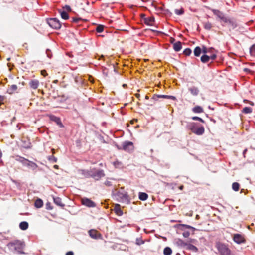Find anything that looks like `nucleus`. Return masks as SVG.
I'll use <instances>...</instances> for the list:
<instances>
[{"instance_id":"f257e3e1","label":"nucleus","mask_w":255,"mask_h":255,"mask_svg":"<svg viewBox=\"0 0 255 255\" xmlns=\"http://www.w3.org/2000/svg\"><path fill=\"white\" fill-rule=\"evenodd\" d=\"M8 248L11 250L19 254H25L24 251L25 244V242L21 240H16L10 242L7 245Z\"/></svg>"},{"instance_id":"f03ea898","label":"nucleus","mask_w":255,"mask_h":255,"mask_svg":"<svg viewBox=\"0 0 255 255\" xmlns=\"http://www.w3.org/2000/svg\"><path fill=\"white\" fill-rule=\"evenodd\" d=\"M187 128L197 135H201L205 132L204 127L195 122L188 123Z\"/></svg>"},{"instance_id":"7ed1b4c3","label":"nucleus","mask_w":255,"mask_h":255,"mask_svg":"<svg viewBox=\"0 0 255 255\" xmlns=\"http://www.w3.org/2000/svg\"><path fill=\"white\" fill-rule=\"evenodd\" d=\"M215 246L220 255H235L231 254V250L225 244L219 242L216 243Z\"/></svg>"},{"instance_id":"20e7f679","label":"nucleus","mask_w":255,"mask_h":255,"mask_svg":"<svg viewBox=\"0 0 255 255\" xmlns=\"http://www.w3.org/2000/svg\"><path fill=\"white\" fill-rule=\"evenodd\" d=\"M48 25L53 29H59L61 27V23L57 18H50L47 21Z\"/></svg>"},{"instance_id":"39448f33","label":"nucleus","mask_w":255,"mask_h":255,"mask_svg":"<svg viewBox=\"0 0 255 255\" xmlns=\"http://www.w3.org/2000/svg\"><path fill=\"white\" fill-rule=\"evenodd\" d=\"M88 234L89 236L93 239L97 240L102 239V234L95 229L89 230Z\"/></svg>"},{"instance_id":"423d86ee","label":"nucleus","mask_w":255,"mask_h":255,"mask_svg":"<svg viewBox=\"0 0 255 255\" xmlns=\"http://www.w3.org/2000/svg\"><path fill=\"white\" fill-rule=\"evenodd\" d=\"M233 239L235 243L238 244L244 243L246 241L244 236L240 234H234Z\"/></svg>"},{"instance_id":"0eeeda50","label":"nucleus","mask_w":255,"mask_h":255,"mask_svg":"<svg viewBox=\"0 0 255 255\" xmlns=\"http://www.w3.org/2000/svg\"><path fill=\"white\" fill-rule=\"evenodd\" d=\"M105 176L104 171L103 170H97L93 173L91 176L96 180H98Z\"/></svg>"},{"instance_id":"6e6552de","label":"nucleus","mask_w":255,"mask_h":255,"mask_svg":"<svg viewBox=\"0 0 255 255\" xmlns=\"http://www.w3.org/2000/svg\"><path fill=\"white\" fill-rule=\"evenodd\" d=\"M123 149L128 152H130L133 150L134 146L132 142H126L124 143L123 146Z\"/></svg>"},{"instance_id":"1a4fd4ad","label":"nucleus","mask_w":255,"mask_h":255,"mask_svg":"<svg viewBox=\"0 0 255 255\" xmlns=\"http://www.w3.org/2000/svg\"><path fill=\"white\" fill-rule=\"evenodd\" d=\"M194 239H190V241H187L185 249L194 252H197L198 251V249L191 244L194 243Z\"/></svg>"},{"instance_id":"9d476101","label":"nucleus","mask_w":255,"mask_h":255,"mask_svg":"<svg viewBox=\"0 0 255 255\" xmlns=\"http://www.w3.org/2000/svg\"><path fill=\"white\" fill-rule=\"evenodd\" d=\"M82 203L83 205L89 207H93L95 206V203L88 198H85L82 199Z\"/></svg>"},{"instance_id":"9b49d317","label":"nucleus","mask_w":255,"mask_h":255,"mask_svg":"<svg viewBox=\"0 0 255 255\" xmlns=\"http://www.w3.org/2000/svg\"><path fill=\"white\" fill-rule=\"evenodd\" d=\"M144 22L147 25L153 26L154 24L155 18L153 16L144 18Z\"/></svg>"},{"instance_id":"f8f14e48","label":"nucleus","mask_w":255,"mask_h":255,"mask_svg":"<svg viewBox=\"0 0 255 255\" xmlns=\"http://www.w3.org/2000/svg\"><path fill=\"white\" fill-rule=\"evenodd\" d=\"M229 26L230 29H234L237 27V23L236 21L234 18H230L227 23Z\"/></svg>"},{"instance_id":"ddd939ff","label":"nucleus","mask_w":255,"mask_h":255,"mask_svg":"<svg viewBox=\"0 0 255 255\" xmlns=\"http://www.w3.org/2000/svg\"><path fill=\"white\" fill-rule=\"evenodd\" d=\"M29 86L33 89H36L39 86V82L38 80L33 79L29 82Z\"/></svg>"},{"instance_id":"4468645a","label":"nucleus","mask_w":255,"mask_h":255,"mask_svg":"<svg viewBox=\"0 0 255 255\" xmlns=\"http://www.w3.org/2000/svg\"><path fill=\"white\" fill-rule=\"evenodd\" d=\"M212 12L215 16L217 17V18L221 20L223 19V18L224 17L225 15L224 14L221 12V11L217 9H213L212 10Z\"/></svg>"},{"instance_id":"2eb2a0df","label":"nucleus","mask_w":255,"mask_h":255,"mask_svg":"<svg viewBox=\"0 0 255 255\" xmlns=\"http://www.w3.org/2000/svg\"><path fill=\"white\" fill-rule=\"evenodd\" d=\"M114 211L116 215L118 216H122L123 214L122 210L121 209L119 204H116L114 206Z\"/></svg>"},{"instance_id":"dca6fc26","label":"nucleus","mask_w":255,"mask_h":255,"mask_svg":"<svg viewBox=\"0 0 255 255\" xmlns=\"http://www.w3.org/2000/svg\"><path fill=\"white\" fill-rule=\"evenodd\" d=\"M191 94L193 96H197L199 93V90L198 88L195 86H192L188 89Z\"/></svg>"},{"instance_id":"f3484780","label":"nucleus","mask_w":255,"mask_h":255,"mask_svg":"<svg viewBox=\"0 0 255 255\" xmlns=\"http://www.w3.org/2000/svg\"><path fill=\"white\" fill-rule=\"evenodd\" d=\"M182 43L180 41L176 42L173 43V48L174 51L178 52L182 49Z\"/></svg>"},{"instance_id":"a211bd4d","label":"nucleus","mask_w":255,"mask_h":255,"mask_svg":"<svg viewBox=\"0 0 255 255\" xmlns=\"http://www.w3.org/2000/svg\"><path fill=\"white\" fill-rule=\"evenodd\" d=\"M154 98H155V97H157L158 98H165V99H172L173 100H175L176 99V97L173 96L165 95H155L154 96Z\"/></svg>"},{"instance_id":"6ab92c4d","label":"nucleus","mask_w":255,"mask_h":255,"mask_svg":"<svg viewBox=\"0 0 255 255\" xmlns=\"http://www.w3.org/2000/svg\"><path fill=\"white\" fill-rule=\"evenodd\" d=\"M50 118L52 121H54L58 125H60V127H63V125L61 122L60 118H59V117H57L54 115H51L50 116Z\"/></svg>"},{"instance_id":"aec40b11","label":"nucleus","mask_w":255,"mask_h":255,"mask_svg":"<svg viewBox=\"0 0 255 255\" xmlns=\"http://www.w3.org/2000/svg\"><path fill=\"white\" fill-rule=\"evenodd\" d=\"M43 205V201L41 199H37L35 200L34 206L37 208H41Z\"/></svg>"},{"instance_id":"412c9836","label":"nucleus","mask_w":255,"mask_h":255,"mask_svg":"<svg viewBox=\"0 0 255 255\" xmlns=\"http://www.w3.org/2000/svg\"><path fill=\"white\" fill-rule=\"evenodd\" d=\"M53 200H54V203L56 204V205H57L59 206H61V207H63L64 206V204H63V203L62 202V200L60 198H59V197L54 198Z\"/></svg>"},{"instance_id":"4be33fe9","label":"nucleus","mask_w":255,"mask_h":255,"mask_svg":"<svg viewBox=\"0 0 255 255\" xmlns=\"http://www.w3.org/2000/svg\"><path fill=\"white\" fill-rule=\"evenodd\" d=\"M148 195L147 194L144 192L139 193V199L142 201H145L147 199Z\"/></svg>"},{"instance_id":"5701e85b","label":"nucleus","mask_w":255,"mask_h":255,"mask_svg":"<svg viewBox=\"0 0 255 255\" xmlns=\"http://www.w3.org/2000/svg\"><path fill=\"white\" fill-rule=\"evenodd\" d=\"M19 228L22 230H25L28 228V224L26 221L21 222L19 224Z\"/></svg>"},{"instance_id":"b1692460","label":"nucleus","mask_w":255,"mask_h":255,"mask_svg":"<svg viewBox=\"0 0 255 255\" xmlns=\"http://www.w3.org/2000/svg\"><path fill=\"white\" fill-rule=\"evenodd\" d=\"M192 111L195 113H201L203 112V108L199 106H196L194 107L192 109Z\"/></svg>"},{"instance_id":"393cba45","label":"nucleus","mask_w":255,"mask_h":255,"mask_svg":"<svg viewBox=\"0 0 255 255\" xmlns=\"http://www.w3.org/2000/svg\"><path fill=\"white\" fill-rule=\"evenodd\" d=\"M113 165L115 168H122L123 167V163L118 160H116L115 161L113 162Z\"/></svg>"},{"instance_id":"a878e982","label":"nucleus","mask_w":255,"mask_h":255,"mask_svg":"<svg viewBox=\"0 0 255 255\" xmlns=\"http://www.w3.org/2000/svg\"><path fill=\"white\" fill-rule=\"evenodd\" d=\"M210 60V57L208 55H203L201 57V61L203 63H206L208 62Z\"/></svg>"},{"instance_id":"bb28decb","label":"nucleus","mask_w":255,"mask_h":255,"mask_svg":"<svg viewBox=\"0 0 255 255\" xmlns=\"http://www.w3.org/2000/svg\"><path fill=\"white\" fill-rule=\"evenodd\" d=\"M250 55L254 57H255V44L252 45L250 48Z\"/></svg>"},{"instance_id":"cd10ccee","label":"nucleus","mask_w":255,"mask_h":255,"mask_svg":"<svg viewBox=\"0 0 255 255\" xmlns=\"http://www.w3.org/2000/svg\"><path fill=\"white\" fill-rule=\"evenodd\" d=\"M172 250L169 247H166L164 249L163 253L164 255H171L172 254Z\"/></svg>"},{"instance_id":"c85d7f7f","label":"nucleus","mask_w":255,"mask_h":255,"mask_svg":"<svg viewBox=\"0 0 255 255\" xmlns=\"http://www.w3.org/2000/svg\"><path fill=\"white\" fill-rule=\"evenodd\" d=\"M201 51L202 50L201 48L197 46L194 49V54L196 56H199L200 55Z\"/></svg>"},{"instance_id":"c756f323","label":"nucleus","mask_w":255,"mask_h":255,"mask_svg":"<svg viewBox=\"0 0 255 255\" xmlns=\"http://www.w3.org/2000/svg\"><path fill=\"white\" fill-rule=\"evenodd\" d=\"M232 189L235 191H238L240 189V184L238 182H234L232 184Z\"/></svg>"},{"instance_id":"7c9ffc66","label":"nucleus","mask_w":255,"mask_h":255,"mask_svg":"<svg viewBox=\"0 0 255 255\" xmlns=\"http://www.w3.org/2000/svg\"><path fill=\"white\" fill-rule=\"evenodd\" d=\"M187 243V242L184 241L181 239H179L177 241V243L178 244V245H179L181 247H183L184 248H185V247H186Z\"/></svg>"},{"instance_id":"2f4dec72","label":"nucleus","mask_w":255,"mask_h":255,"mask_svg":"<svg viewBox=\"0 0 255 255\" xmlns=\"http://www.w3.org/2000/svg\"><path fill=\"white\" fill-rule=\"evenodd\" d=\"M60 15L62 19L64 20H67L69 19V15L66 11H61L60 12Z\"/></svg>"},{"instance_id":"473e14b6","label":"nucleus","mask_w":255,"mask_h":255,"mask_svg":"<svg viewBox=\"0 0 255 255\" xmlns=\"http://www.w3.org/2000/svg\"><path fill=\"white\" fill-rule=\"evenodd\" d=\"M230 18L224 16V17L223 18V19L221 20L220 23L222 24V26H225L226 23H227L229 19Z\"/></svg>"},{"instance_id":"72a5a7b5","label":"nucleus","mask_w":255,"mask_h":255,"mask_svg":"<svg viewBox=\"0 0 255 255\" xmlns=\"http://www.w3.org/2000/svg\"><path fill=\"white\" fill-rule=\"evenodd\" d=\"M242 112L245 114H249L252 113V109L250 107H246L243 108Z\"/></svg>"},{"instance_id":"f704fd0d","label":"nucleus","mask_w":255,"mask_h":255,"mask_svg":"<svg viewBox=\"0 0 255 255\" xmlns=\"http://www.w3.org/2000/svg\"><path fill=\"white\" fill-rule=\"evenodd\" d=\"M184 10L183 8L180 9H177L175 10V13L176 14L180 15L184 13Z\"/></svg>"},{"instance_id":"c9c22d12","label":"nucleus","mask_w":255,"mask_h":255,"mask_svg":"<svg viewBox=\"0 0 255 255\" xmlns=\"http://www.w3.org/2000/svg\"><path fill=\"white\" fill-rule=\"evenodd\" d=\"M17 89V86L16 85H12L11 86L10 89L9 90V93L12 94L14 91Z\"/></svg>"},{"instance_id":"e433bc0d","label":"nucleus","mask_w":255,"mask_h":255,"mask_svg":"<svg viewBox=\"0 0 255 255\" xmlns=\"http://www.w3.org/2000/svg\"><path fill=\"white\" fill-rule=\"evenodd\" d=\"M204 27L205 29H206L207 30H210L212 28V25L211 23L208 22L204 23Z\"/></svg>"},{"instance_id":"4c0bfd02","label":"nucleus","mask_w":255,"mask_h":255,"mask_svg":"<svg viewBox=\"0 0 255 255\" xmlns=\"http://www.w3.org/2000/svg\"><path fill=\"white\" fill-rule=\"evenodd\" d=\"M144 242V241H143L141 238H137L136 239V244L138 245L143 244Z\"/></svg>"},{"instance_id":"58836bf2","label":"nucleus","mask_w":255,"mask_h":255,"mask_svg":"<svg viewBox=\"0 0 255 255\" xmlns=\"http://www.w3.org/2000/svg\"><path fill=\"white\" fill-rule=\"evenodd\" d=\"M191 50L190 48H186L183 51V54L186 56H189L191 54Z\"/></svg>"},{"instance_id":"ea45409f","label":"nucleus","mask_w":255,"mask_h":255,"mask_svg":"<svg viewBox=\"0 0 255 255\" xmlns=\"http://www.w3.org/2000/svg\"><path fill=\"white\" fill-rule=\"evenodd\" d=\"M104 30V27L102 25L98 26L96 28V31L97 32L101 33L103 32Z\"/></svg>"},{"instance_id":"a19ab883","label":"nucleus","mask_w":255,"mask_h":255,"mask_svg":"<svg viewBox=\"0 0 255 255\" xmlns=\"http://www.w3.org/2000/svg\"><path fill=\"white\" fill-rule=\"evenodd\" d=\"M212 49H207L206 47H203L202 49V52L203 53H208L209 52H211Z\"/></svg>"},{"instance_id":"79ce46f5","label":"nucleus","mask_w":255,"mask_h":255,"mask_svg":"<svg viewBox=\"0 0 255 255\" xmlns=\"http://www.w3.org/2000/svg\"><path fill=\"white\" fill-rule=\"evenodd\" d=\"M49 160L53 162H56L57 161V159L54 156H51L48 158Z\"/></svg>"},{"instance_id":"37998d69","label":"nucleus","mask_w":255,"mask_h":255,"mask_svg":"<svg viewBox=\"0 0 255 255\" xmlns=\"http://www.w3.org/2000/svg\"><path fill=\"white\" fill-rule=\"evenodd\" d=\"M192 119L193 120H198V121H199L200 122H201L202 123H204V121L202 119H201V118L198 117H196V116L193 117L192 118Z\"/></svg>"},{"instance_id":"c03bdc74","label":"nucleus","mask_w":255,"mask_h":255,"mask_svg":"<svg viewBox=\"0 0 255 255\" xmlns=\"http://www.w3.org/2000/svg\"><path fill=\"white\" fill-rule=\"evenodd\" d=\"M209 57H210V59H211L212 60H214L216 59V54L214 53H212V54H211L210 55H209Z\"/></svg>"},{"instance_id":"a18cd8bd","label":"nucleus","mask_w":255,"mask_h":255,"mask_svg":"<svg viewBox=\"0 0 255 255\" xmlns=\"http://www.w3.org/2000/svg\"><path fill=\"white\" fill-rule=\"evenodd\" d=\"M190 235V232L189 231H185L183 233V236L187 238Z\"/></svg>"},{"instance_id":"49530a36","label":"nucleus","mask_w":255,"mask_h":255,"mask_svg":"<svg viewBox=\"0 0 255 255\" xmlns=\"http://www.w3.org/2000/svg\"><path fill=\"white\" fill-rule=\"evenodd\" d=\"M41 74L44 77H45L47 75V73L45 70H42L41 71Z\"/></svg>"},{"instance_id":"de8ad7c7","label":"nucleus","mask_w":255,"mask_h":255,"mask_svg":"<svg viewBox=\"0 0 255 255\" xmlns=\"http://www.w3.org/2000/svg\"><path fill=\"white\" fill-rule=\"evenodd\" d=\"M80 20L79 18H72V22L77 23Z\"/></svg>"},{"instance_id":"09e8293b","label":"nucleus","mask_w":255,"mask_h":255,"mask_svg":"<svg viewBox=\"0 0 255 255\" xmlns=\"http://www.w3.org/2000/svg\"><path fill=\"white\" fill-rule=\"evenodd\" d=\"M5 100V97L4 96L0 95V103H3Z\"/></svg>"},{"instance_id":"8fccbe9b","label":"nucleus","mask_w":255,"mask_h":255,"mask_svg":"<svg viewBox=\"0 0 255 255\" xmlns=\"http://www.w3.org/2000/svg\"><path fill=\"white\" fill-rule=\"evenodd\" d=\"M64 8L68 11H70L71 10V7L69 5H65L64 7Z\"/></svg>"},{"instance_id":"3c124183","label":"nucleus","mask_w":255,"mask_h":255,"mask_svg":"<svg viewBox=\"0 0 255 255\" xmlns=\"http://www.w3.org/2000/svg\"><path fill=\"white\" fill-rule=\"evenodd\" d=\"M66 255H74V253L72 251H69L66 254Z\"/></svg>"},{"instance_id":"603ef678","label":"nucleus","mask_w":255,"mask_h":255,"mask_svg":"<svg viewBox=\"0 0 255 255\" xmlns=\"http://www.w3.org/2000/svg\"><path fill=\"white\" fill-rule=\"evenodd\" d=\"M175 41V39L173 38H170V42L171 43H173V42H174Z\"/></svg>"},{"instance_id":"864d4df0","label":"nucleus","mask_w":255,"mask_h":255,"mask_svg":"<svg viewBox=\"0 0 255 255\" xmlns=\"http://www.w3.org/2000/svg\"><path fill=\"white\" fill-rule=\"evenodd\" d=\"M247 151V149H245L244 151H243V155H244V156L245 157V154L246 153V152Z\"/></svg>"},{"instance_id":"5fc2aeb1","label":"nucleus","mask_w":255,"mask_h":255,"mask_svg":"<svg viewBox=\"0 0 255 255\" xmlns=\"http://www.w3.org/2000/svg\"><path fill=\"white\" fill-rule=\"evenodd\" d=\"M136 121H137V120H131V121H130V123H131V124H134V122H136Z\"/></svg>"},{"instance_id":"6e6d98bb","label":"nucleus","mask_w":255,"mask_h":255,"mask_svg":"<svg viewBox=\"0 0 255 255\" xmlns=\"http://www.w3.org/2000/svg\"><path fill=\"white\" fill-rule=\"evenodd\" d=\"M58 82V80H55L53 81V83H54L57 84Z\"/></svg>"},{"instance_id":"4d7b16f0","label":"nucleus","mask_w":255,"mask_h":255,"mask_svg":"<svg viewBox=\"0 0 255 255\" xmlns=\"http://www.w3.org/2000/svg\"><path fill=\"white\" fill-rule=\"evenodd\" d=\"M54 168L55 169H58V166L57 165H55L54 166Z\"/></svg>"},{"instance_id":"13d9d810","label":"nucleus","mask_w":255,"mask_h":255,"mask_svg":"<svg viewBox=\"0 0 255 255\" xmlns=\"http://www.w3.org/2000/svg\"><path fill=\"white\" fill-rule=\"evenodd\" d=\"M105 184L107 185H110V183L109 182H106Z\"/></svg>"},{"instance_id":"bf43d9fd","label":"nucleus","mask_w":255,"mask_h":255,"mask_svg":"<svg viewBox=\"0 0 255 255\" xmlns=\"http://www.w3.org/2000/svg\"><path fill=\"white\" fill-rule=\"evenodd\" d=\"M250 105H252V106H253V105H254V103H253V102H250Z\"/></svg>"},{"instance_id":"052dcab7","label":"nucleus","mask_w":255,"mask_h":255,"mask_svg":"<svg viewBox=\"0 0 255 255\" xmlns=\"http://www.w3.org/2000/svg\"><path fill=\"white\" fill-rule=\"evenodd\" d=\"M52 153L54 154V149H52Z\"/></svg>"},{"instance_id":"680f3d73","label":"nucleus","mask_w":255,"mask_h":255,"mask_svg":"<svg viewBox=\"0 0 255 255\" xmlns=\"http://www.w3.org/2000/svg\"><path fill=\"white\" fill-rule=\"evenodd\" d=\"M182 188H183V186H181V187H180V189H182Z\"/></svg>"}]
</instances>
